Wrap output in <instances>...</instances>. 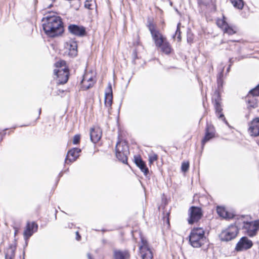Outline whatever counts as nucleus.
<instances>
[{"instance_id": "nucleus-7", "label": "nucleus", "mask_w": 259, "mask_h": 259, "mask_svg": "<svg viewBox=\"0 0 259 259\" xmlns=\"http://www.w3.org/2000/svg\"><path fill=\"white\" fill-rule=\"evenodd\" d=\"M242 228L245 230V234L249 237L255 236L259 230V220L251 222H243Z\"/></svg>"}, {"instance_id": "nucleus-39", "label": "nucleus", "mask_w": 259, "mask_h": 259, "mask_svg": "<svg viewBox=\"0 0 259 259\" xmlns=\"http://www.w3.org/2000/svg\"><path fill=\"white\" fill-rule=\"evenodd\" d=\"M176 67H174V66H170V67H164V69L165 70H169L171 68H175Z\"/></svg>"}, {"instance_id": "nucleus-6", "label": "nucleus", "mask_w": 259, "mask_h": 259, "mask_svg": "<svg viewBox=\"0 0 259 259\" xmlns=\"http://www.w3.org/2000/svg\"><path fill=\"white\" fill-rule=\"evenodd\" d=\"M188 212V222L190 225L198 222L203 216V211L200 207L192 206L189 208Z\"/></svg>"}, {"instance_id": "nucleus-38", "label": "nucleus", "mask_w": 259, "mask_h": 259, "mask_svg": "<svg viewBox=\"0 0 259 259\" xmlns=\"http://www.w3.org/2000/svg\"><path fill=\"white\" fill-rule=\"evenodd\" d=\"M76 240H78V241L80 240V238H81V236H80V235H79V234L78 232H77H77H76Z\"/></svg>"}, {"instance_id": "nucleus-18", "label": "nucleus", "mask_w": 259, "mask_h": 259, "mask_svg": "<svg viewBox=\"0 0 259 259\" xmlns=\"http://www.w3.org/2000/svg\"><path fill=\"white\" fill-rule=\"evenodd\" d=\"M135 163L136 165L140 169L145 176L149 174V169L147 167L146 163L142 160L140 156L135 157Z\"/></svg>"}, {"instance_id": "nucleus-11", "label": "nucleus", "mask_w": 259, "mask_h": 259, "mask_svg": "<svg viewBox=\"0 0 259 259\" xmlns=\"http://www.w3.org/2000/svg\"><path fill=\"white\" fill-rule=\"evenodd\" d=\"M54 74L57 76L58 84H64L67 82L69 78V72L65 68L55 69Z\"/></svg>"}, {"instance_id": "nucleus-37", "label": "nucleus", "mask_w": 259, "mask_h": 259, "mask_svg": "<svg viewBox=\"0 0 259 259\" xmlns=\"http://www.w3.org/2000/svg\"><path fill=\"white\" fill-rule=\"evenodd\" d=\"M91 1H89V0H87L85 2V3H84V7L85 8L89 9V10H92V8H91Z\"/></svg>"}, {"instance_id": "nucleus-34", "label": "nucleus", "mask_w": 259, "mask_h": 259, "mask_svg": "<svg viewBox=\"0 0 259 259\" xmlns=\"http://www.w3.org/2000/svg\"><path fill=\"white\" fill-rule=\"evenodd\" d=\"M80 135H75L73 137V144L74 145L78 144L80 142Z\"/></svg>"}, {"instance_id": "nucleus-28", "label": "nucleus", "mask_w": 259, "mask_h": 259, "mask_svg": "<svg viewBox=\"0 0 259 259\" xmlns=\"http://www.w3.org/2000/svg\"><path fill=\"white\" fill-rule=\"evenodd\" d=\"M181 24L180 22H179L177 26V29L176 30L175 33L172 35V37L174 38H175L176 37L177 38L178 41H181L182 39L181 37V32L180 31V27H181Z\"/></svg>"}, {"instance_id": "nucleus-21", "label": "nucleus", "mask_w": 259, "mask_h": 259, "mask_svg": "<svg viewBox=\"0 0 259 259\" xmlns=\"http://www.w3.org/2000/svg\"><path fill=\"white\" fill-rule=\"evenodd\" d=\"M101 138V131L98 128H91L90 130V139L94 143L98 142Z\"/></svg>"}, {"instance_id": "nucleus-44", "label": "nucleus", "mask_w": 259, "mask_h": 259, "mask_svg": "<svg viewBox=\"0 0 259 259\" xmlns=\"http://www.w3.org/2000/svg\"><path fill=\"white\" fill-rule=\"evenodd\" d=\"M23 259H24V255H25V251H23Z\"/></svg>"}, {"instance_id": "nucleus-13", "label": "nucleus", "mask_w": 259, "mask_h": 259, "mask_svg": "<svg viewBox=\"0 0 259 259\" xmlns=\"http://www.w3.org/2000/svg\"><path fill=\"white\" fill-rule=\"evenodd\" d=\"M253 246V243L251 240L248 239L247 237L244 236L241 238L240 240L237 243L235 250L237 251H241L244 250L249 249Z\"/></svg>"}, {"instance_id": "nucleus-24", "label": "nucleus", "mask_w": 259, "mask_h": 259, "mask_svg": "<svg viewBox=\"0 0 259 259\" xmlns=\"http://www.w3.org/2000/svg\"><path fill=\"white\" fill-rule=\"evenodd\" d=\"M218 214L221 217L226 219H230L233 218V215L227 211L225 208L218 206L217 208Z\"/></svg>"}, {"instance_id": "nucleus-26", "label": "nucleus", "mask_w": 259, "mask_h": 259, "mask_svg": "<svg viewBox=\"0 0 259 259\" xmlns=\"http://www.w3.org/2000/svg\"><path fill=\"white\" fill-rule=\"evenodd\" d=\"M142 259H152L153 254L150 248L140 250Z\"/></svg>"}, {"instance_id": "nucleus-46", "label": "nucleus", "mask_w": 259, "mask_h": 259, "mask_svg": "<svg viewBox=\"0 0 259 259\" xmlns=\"http://www.w3.org/2000/svg\"><path fill=\"white\" fill-rule=\"evenodd\" d=\"M17 232V230H15V235H16Z\"/></svg>"}, {"instance_id": "nucleus-5", "label": "nucleus", "mask_w": 259, "mask_h": 259, "mask_svg": "<svg viewBox=\"0 0 259 259\" xmlns=\"http://www.w3.org/2000/svg\"><path fill=\"white\" fill-rule=\"evenodd\" d=\"M239 232L237 227L235 225H231L228 228L222 231L219 238L222 241L228 242L235 238Z\"/></svg>"}, {"instance_id": "nucleus-35", "label": "nucleus", "mask_w": 259, "mask_h": 259, "mask_svg": "<svg viewBox=\"0 0 259 259\" xmlns=\"http://www.w3.org/2000/svg\"><path fill=\"white\" fill-rule=\"evenodd\" d=\"M226 24H228L224 20H219L217 21V25L222 28H224Z\"/></svg>"}, {"instance_id": "nucleus-32", "label": "nucleus", "mask_w": 259, "mask_h": 259, "mask_svg": "<svg viewBox=\"0 0 259 259\" xmlns=\"http://www.w3.org/2000/svg\"><path fill=\"white\" fill-rule=\"evenodd\" d=\"M157 159L158 155L155 153H153L149 155V162L150 164H152Z\"/></svg>"}, {"instance_id": "nucleus-1", "label": "nucleus", "mask_w": 259, "mask_h": 259, "mask_svg": "<svg viewBox=\"0 0 259 259\" xmlns=\"http://www.w3.org/2000/svg\"><path fill=\"white\" fill-rule=\"evenodd\" d=\"M42 27L48 37L55 38L61 36L64 32V26L61 17L54 12L46 14L41 19Z\"/></svg>"}, {"instance_id": "nucleus-47", "label": "nucleus", "mask_w": 259, "mask_h": 259, "mask_svg": "<svg viewBox=\"0 0 259 259\" xmlns=\"http://www.w3.org/2000/svg\"><path fill=\"white\" fill-rule=\"evenodd\" d=\"M133 1H135L136 0H133Z\"/></svg>"}, {"instance_id": "nucleus-22", "label": "nucleus", "mask_w": 259, "mask_h": 259, "mask_svg": "<svg viewBox=\"0 0 259 259\" xmlns=\"http://www.w3.org/2000/svg\"><path fill=\"white\" fill-rule=\"evenodd\" d=\"M130 256V253L127 250L121 251L120 250H115L113 252V257L114 259H127Z\"/></svg>"}, {"instance_id": "nucleus-12", "label": "nucleus", "mask_w": 259, "mask_h": 259, "mask_svg": "<svg viewBox=\"0 0 259 259\" xmlns=\"http://www.w3.org/2000/svg\"><path fill=\"white\" fill-rule=\"evenodd\" d=\"M215 93L217 95V98H215L214 101L213 102H214V107L215 114L219 119L222 120L227 125H229V123L226 120L224 114L222 113L223 108L220 102V94L218 92H216Z\"/></svg>"}, {"instance_id": "nucleus-25", "label": "nucleus", "mask_w": 259, "mask_h": 259, "mask_svg": "<svg viewBox=\"0 0 259 259\" xmlns=\"http://www.w3.org/2000/svg\"><path fill=\"white\" fill-rule=\"evenodd\" d=\"M158 48H160L161 49V51L165 53L166 55H169L170 54L172 49L169 43L166 41V39H165L163 42L161 44V45L160 47H158Z\"/></svg>"}, {"instance_id": "nucleus-14", "label": "nucleus", "mask_w": 259, "mask_h": 259, "mask_svg": "<svg viewBox=\"0 0 259 259\" xmlns=\"http://www.w3.org/2000/svg\"><path fill=\"white\" fill-rule=\"evenodd\" d=\"M248 132L251 137H259V117L253 118L249 123Z\"/></svg>"}, {"instance_id": "nucleus-30", "label": "nucleus", "mask_w": 259, "mask_h": 259, "mask_svg": "<svg viewBox=\"0 0 259 259\" xmlns=\"http://www.w3.org/2000/svg\"><path fill=\"white\" fill-rule=\"evenodd\" d=\"M141 245L139 246L140 251L150 248L148 241L143 237H141Z\"/></svg>"}, {"instance_id": "nucleus-8", "label": "nucleus", "mask_w": 259, "mask_h": 259, "mask_svg": "<svg viewBox=\"0 0 259 259\" xmlns=\"http://www.w3.org/2000/svg\"><path fill=\"white\" fill-rule=\"evenodd\" d=\"M38 229V225L34 222L31 223L28 222L26 224L25 229L23 233L24 239L25 241V244L24 247H26L28 245L29 239Z\"/></svg>"}, {"instance_id": "nucleus-9", "label": "nucleus", "mask_w": 259, "mask_h": 259, "mask_svg": "<svg viewBox=\"0 0 259 259\" xmlns=\"http://www.w3.org/2000/svg\"><path fill=\"white\" fill-rule=\"evenodd\" d=\"M259 96V84L251 90L246 97L245 101L249 107L254 108L256 107V100L254 97Z\"/></svg>"}, {"instance_id": "nucleus-3", "label": "nucleus", "mask_w": 259, "mask_h": 259, "mask_svg": "<svg viewBox=\"0 0 259 259\" xmlns=\"http://www.w3.org/2000/svg\"><path fill=\"white\" fill-rule=\"evenodd\" d=\"M129 154L127 144L125 142H118L115 147V155L118 160L127 164V156Z\"/></svg>"}, {"instance_id": "nucleus-43", "label": "nucleus", "mask_w": 259, "mask_h": 259, "mask_svg": "<svg viewBox=\"0 0 259 259\" xmlns=\"http://www.w3.org/2000/svg\"><path fill=\"white\" fill-rule=\"evenodd\" d=\"M63 176V173L62 171H61L59 174V175H58V177L59 178H61V177H62Z\"/></svg>"}, {"instance_id": "nucleus-23", "label": "nucleus", "mask_w": 259, "mask_h": 259, "mask_svg": "<svg viewBox=\"0 0 259 259\" xmlns=\"http://www.w3.org/2000/svg\"><path fill=\"white\" fill-rule=\"evenodd\" d=\"M93 78L90 77H87V75H84L81 81L82 89L84 90H88L93 87Z\"/></svg>"}, {"instance_id": "nucleus-31", "label": "nucleus", "mask_w": 259, "mask_h": 259, "mask_svg": "<svg viewBox=\"0 0 259 259\" xmlns=\"http://www.w3.org/2000/svg\"><path fill=\"white\" fill-rule=\"evenodd\" d=\"M224 31L225 33H228L229 35H232L236 32V31L228 24H226V26L224 28Z\"/></svg>"}, {"instance_id": "nucleus-16", "label": "nucleus", "mask_w": 259, "mask_h": 259, "mask_svg": "<svg viewBox=\"0 0 259 259\" xmlns=\"http://www.w3.org/2000/svg\"><path fill=\"white\" fill-rule=\"evenodd\" d=\"M113 101V93L112 89V84L110 82L108 84V87L106 89L105 93L104 104L108 109H111V106Z\"/></svg>"}, {"instance_id": "nucleus-19", "label": "nucleus", "mask_w": 259, "mask_h": 259, "mask_svg": "<svg viewBox=\"0 0 259 259\" xmlns=\"http://www.w3.org/2000/svg\"><path fill=\"white\" fill-rule=\"evenodd\" d=\"M16 240H14V242L9 245L5 252V259H14L15 255V250L16 249Z\"/></svg>"}, {"instance_id": "nucleus-29", "label": "nucleus", "mask_w": 259, "mask_h": 259, "mask_svg": "<svg viewBox=\"0 0 259 259\" xmlns=\"http://www.w3.org/2000/svg\"><path fill=\"white\" fill-rule=\"evenodd\" d=\"M224 76L223 70H222L217 75V83L218 87L220 89L223 87V77Z\"/></svg>"}, {"instance_id": "nucleus-42", "label": "nucleus", "mask_w": 259, "mask_h": 259, "mask_svg": "<svg viewBox=\"0 0 259 259\" xmlns=\"http://www.w3.org/2000/svg\"><path fill=\"white\" fill-rule=\"evenodd\" d=\"M133 54L134 55V59H136L137 56L136 51H135Z\"/></svg>"}, {"instance_id": "nucleus-27", "label": "nucleus", "mask_w": 259, "mask_h": 259, "mask_svg": "<svg viewBox=\"0 0 259 259\" xmlns=\"http://www.w3.org/2000/svg\"><path fill=\"white\" fill-rule=\"evenodd\" d=\"M230 2L235 8L239 10L243 8L244 3L243 0H230Z\"/></svg>"}, {"instance_id": "nucleus-17", "label": "nucleus", "mask_w": 259, "mask_h": 259, "mask_svg": "<svg viewBox=\"0 0 259 259\" xmlns=\"http://www.w3.org/2000/svg\"><path fill=\"white\" fill-rule=\"evenodd\" d=\"M214 135L215 132L213 126L207 123L205 128V136L201 141L202 146H203L207 142L213 138L214 137Z\"/></svg>"}, {"instance_id": "nucleus-33", "label": "nucleus", "mask_w": 259, "mask_h": 259, "mask_svg": "<svg viewBox=\"0 0 259 259\" xmlns=\"http://www.w3.org/2000/svg\"><path fill=\"white\" fill-rule=\"evenodd\" d=\"M189 168V162H183L181 165V170L183 172H186Z\"/></svg>"}, {"instance_id": "nucleus-10", "label": "nucleus", "mask_w": 259, "mask_h": 259, "mask_svg": "<svg viewBox=\"0 0 259 259\" xmlns=\"http://www.w3.org/2000/svg\"><path fill=\"white\" fill-rule=\"evenodd\" d=\"M68 30L70 34L78 37H83L87 33L85 27L82 25L71 24L68 26Z\"/></svg>"}, {"instance_id": "nucleus-20", "label": "nucleus", "mask_w": 259, "mask_h": 259, "mask_svg": "<svg viewBox=\"0 0 259 259\" xmlns=\"http://www.w3.org/2000/svg\"><path fill=\"white\" fill-rule=\"evenodd\" d=\"M67 48L68 49V55L71 57H75L77 55V44L75 41H70L67 43Z\"/></svg>"}, {"instance_id": "nucleus-15", "label": "nucleus", "mask_w": 259, "mask_h": 259, "mask_svg": "<svg viewBox=\"0 0 259 259\" xmlns=\"http://www.w3.org/2000/svg\"><path fill=\"white\" fill-rule=\"evenodd\" d=\"M81 150L78 148H73L70 149L67 154L65 163L68 164L75 161L79 157Z\"/></svg>"}, {"instance_id": "nucleus-4", "label": "nucleus", "mask_w": 259, "mask_h": 259, "mask_svg": "<svg viewBox=\"0 0 259 259\" xmlns=\"http://www.w3.org/2000/svg\"><path fill=\"white\" fill-rule=\"evenodd\" d=\"M147 26L150 32L152 39H153L156 46L160 47L163 41L165 39L156 29V26L153 22L149 20L147 22Z\"/></svg>"}, {"instance_id": "nucleus-40", "label": "nucleus", "mask_w": 259, "mask_h": 259, "mask_svg": "<svg viewBox=\"0 0 259 259\" xmlns=\"http://www.w3.org/2000/svg\"><path fill=\"white\" fill-rule=\"evenodd\" d=\"M87 256L88 259H92V257L90 253H88L87 254Z\"/></svg>"}, {"instance_id": "nucleus-41", "label": "nucleus", "mask_w": 259, "mask_h": 259, "mask_svg": "<svg viewBox=\"0 0 259 259\" xmlns=\"http://www.w3.org/2000/svg\"><path fill=\"white\" fill-rule=\"evenodd\" d=\"M41 108H39V110H38V116L37 117L36 119H38L39 118V115L41 114Z\"/></svg>"}, {"instance_id": "nucleus-2", "label": "nucleus", "mask_w": 259, "mask_h": 259, "mask_svg": "<svg viewBox=\"0 0 259 259\" xmlns=\"http://www.w3.org/2000/svg\"><path fill=\"white\" fill-rule=\"evenodd\" d=\"M190 244L194 248H199L207 242L205 231L201 227H194L189 235Z\"/></svg>"}, {"instance_id": "nucleus-45", "label": "nucleus", "mask_w": 259, "mask_h": 259, "mask_svg": "<svg viewBox=\"0 0 259 259\" xmlns=\"http://www.w3.org/2000/svg\"><path fill=\"white\" fill-rule=\"evenodd\" d=\"M230 68V66H229L228 68H227V71L228 72L229 71Z\"/></svg>"}, {"instance_id": "nucleus-36", "label": "nucleus", "mask_w": 259, "mask_h": 259, "mask_svg": "<svg viewBox=\"0 0 259 259\" xmlns=\"http://www.w3.org/2000/svg\"><path fill=\"white\" fill-rule=\"evenodd\" d=\"M187 42L191 45L193 42V35L191 33H188L187 34Z\"/></svg>"}]
</instances>
